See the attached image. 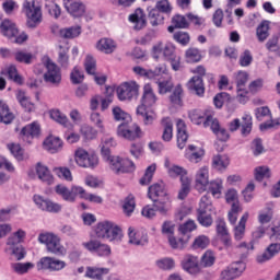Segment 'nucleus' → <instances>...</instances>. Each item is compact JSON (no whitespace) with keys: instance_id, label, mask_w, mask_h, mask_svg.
<instances>
[{"instance_id":"f8f14e48","label":"nucleus","mask_w":280,"mask_h":280,"mask_svg":"<svg viewBox=\"0 0 280 280\" xmlns=\"http://www.w3.org/2000/svg\"><path fill=\"white\" fill-rule=\"evenodd\" d=\"M242 122L240 121L238 118L232 120L229 124V130L230 132H235L236 130L240 129L241 126V133L243 135V137H248V135H250L252 130H253V117L248 114H245L242 117Z\"/></svg>"},{"instance_id":"6e6d98bb","label":"nucleus","mask_w":280,"mask_h":280,"mask_svg":"<svg viewBox=\"0 0 280 280\" xmlns=\"http://www.w3.org/2000/svg\"><path fill=\"white\" fill-rule=\"evenodd\" d=\"M172 25L177 30H187V27H189V20L187 19V15L177 14L172 18Z\"/></svg>"},{"instance_id":"6e6552de","label":"nucleus","mask_w":280,"mask_h":280,"mask_svg":"<svg viewBox=\"0 0 280 280\" xmlns=\"http://www.w3.org/2000/svg\"><path fill=\"white\" fill-rule=\"evenodd\" d=\"M115 174H128L135 172V163L129 159H121L115 155H108V158H103Z\"/></svg>"},{"instance_id":"338daca9","label":"nucleus","mask_w":280,"mask_h":280,"mask_svg":"<svg viewBox=\"0 0 280 280\" xmlns=\"http://www.w3.org/2000/svg\"><path fill=\"white\" fill-rule=\"evenodd\" d=\"M256 180L261 182L264 178H270V168L268 166H258L255 168Z\"/></svg>"},{"instance_id":"72a5a7b5","label":"nucleus","mask_w":280,"mask_h":280,"mask_svg":"<svg viewBox=\"0 0 280 280\" xmlns=\"http://www.w3.org/2000/svg\"><path fill=\"white\" fill-rule=\"evenodd\" d=\"M25 231L18 230L15 233L11 234L7 240V248H14L16 246H23V241L25 240Z\"/></svg>"},{"instance_id":"4c0bfd02","label":"nucleus","mask_w":280,"mask_h":280,"mask_svg":"<svg viewBox=\"0 0 280 280\" xmlns=\"http://www.w3.org/2000/svg\"><path fill=\"white\" fill-rule=\"evenodd\" d=\"M57 62L61 67V69H69L71 62L69 61L68 46H59Z\"/></svg>"},{"instance_id":"9b49d317","label":"nucleus","mask_w":280,"mask_h":280,"mask_svg":"<svg viewBox=\"0 0 280 280\" xmlns=\"http://www.w3.org/2000/svg\"><path fill=\"white\" fill-rule=\"evenodd\" d=\"M67 268V262L56 257H43L37 261L36 269L38 271L48 270V272H60Z\"/></svg>"},{"instance_id":"0eeeda50","label":"nucleus","mask_w":280,"mask_h":280,"mask_svg":"<svg viewBox=\"0 0 280 280\" xmlns=\"http://www.w3.org/2000/svg\"><path fill=\"white\" fill-rule=\"evenodd\" d=\"M211 211H213L211 196H209V194L203 195L199 201V208L197 209V220L201 226L209 228L213 224Z\"/></svg>"},{"instance_id":"bf43d9fd","label":"nucleus","mask_w":280,"mask_h":280,"mask_svg":"<svg viewBox=\"0 0 280 280\" xmlns=\"http://www.w3.org/2000/svg\"><path fill=\"white\" fill-rule=\"evenodd\" d=\"M180 183H182V188L178 192V198L179 200H185L191 189V180H189V177H182Z\"/></svg>"},{"instance_id":"7ed1b4c3","label":"nucleus","mask_w":280,"mask_h":280,"mask_svg":"<svg viewBox=\"0 0 280 280\" xmlns=\"http://www.w3.org/2000/svg\"><path fill=\"white\" fill-rule=\"evenodd\" d=\"M151 54L153 60H159L162 54L164 60L170 62L173 71H180V69H183L180 56L176 54V46L172 43L163 44V42H159L152 47Z\"/></svg>"},{"instance_id":"e433bc0d","label":"nucleus","mask_w":280,"mask_h":280,"mask_svg":"<svg viewBox=\"0 0 280 280\" xmlns=\"http://www.w3.org/2000/svg\"><path fill=\"white\" fill-rule=\"evenodd\" d=\"M82 34V26L75 25V26H70L66 28L59 30V35L61 38H78Z\"/></svg>"},{"instance_id":"20e7f679","label":"nucleus","mask_w":280,"mask_h":280,"mask_svg":"<svg viewBox=\"0 0 280 280\" xmlns=\"http://www.w3.org/2000/svg\"><path fill=\"white\" fill-rule=\"evenodd\" d=\"M148 196L150 200H152L156 211H159L161 215H166L167 211H170L172 200L170 199V194H167V190L165 189V184L156 183L151 185L148 190Z\"/></svg>"},{"instance_id":"bb28decb","label":"nucleus","mask_w":280,"mask_h":280,"mask_svg":"<svg viewBox=\"0 0 280 280\" xmlns=\"http://www.w3.org/2000/svg\"><path fill=\"white\" fill-rule=\"evenodd\" d=\"M65 8L67 12H69V14H71V16H74L75 19L83 16L84 12H86V7L84 5V3L80 1H74V2L66 1Z\"/></svg>"},{"instance_id":"c85d7f7f","label":"nucleus","mask_w":280,"mask_h":280,"mask_svg":"<svg viewBox=\"0 0 280 280\" xmlns=\"http://www.w3.org/2000/svg\"><path fill=\"white\" fill-rule=\"evenodd\" d=\"M176 127H177V147L179 148V150H183L187 143V139H189V136L187 135V126L185 125V121L179 119L176 122Z\"/></svg>"},{"instance_id":"a18cd8bd","label":"nucleus","mask_w":280,"mask_h":280,"mask_svg":"<svg viewBox=\"0 0 280 280\" xmlns=\"http://www.w3.org/2000/svg\"><path fill=\"white\" fill-rule=\"evenodd\" d=\"M148 18L152 27H159V25H163V21H165V18L162 15V13L155 8L149 11Z\"/></svg>"},{"instance_id":"393cba45","label":"nucleus","mask_w":280,"mask_h":280,"mask_svg":"<svg viewBox=\"0 0 280 280\" xmlns=\"http://www.w3.org/2000/svg\"><path fill=\"white\" fill-rule=\"evenodd\" d=\"M0 32L7 38H16L19 36V27L12 20H3L0 24Z\"/></svg>"},{"instance_id":"473e14b6","label":"nucleus","mask_w":280,"mask_h":280,"mask_svg":"<svg viewBox=\"0 0 280 280\" xmlns=\"http://www.w3.org/2000/svg\"><path fill=\"white\" fill-rule=\"evenodd\" d=\"M246 222H248V212L243 214L238 224L234 228V240L236 242L244 240V235L246 234Z\"/></svg>"},{"instance_id":"3c124183","label":"nucleus","mask_w":280,"mask_h":280,"mask_svg":"<svg viewBox=\"0 0 280 280\" xmlns=\"http://www.w3.org/2000/svg\"><path fill=\"white\" fill-rule=\"evenodd\" d=\"M50 118H52L54 121H57V124H60L65 128H69V126H71V122H69V118H67V116L62 114L59 109H51Z\"/></svg>"},{"instance_id":"2eb2a0df","label":"nucleus","mask_w":280,"mask_h":280,"mask_svg":"<svg viewBox=\"0 0 280 280\" xmlns=\"http://www.w3.org/2000/svg\"><path fill=\"white\" fill-rule=\"evenodd\" d=\"M82 246L85 247L86 250H89L90 253H94L98 257H110V246L97 240H91L89 242L82 243Z\"/></svg>"},{"instance_id":"052dcab7","label":"nucleus","mask_w":280,"mask_h":280,"mask_svg":"<svg viewBox=\"0 0 280 280\" xmlns=\"http://www.w3.org/2000/svg\"><path fill=\"white\" fill-rule=\"evenodd\" d=\"M136 207H137V203L135 202V196L129 195L125 199V203L122 206L124 213L127 214L128 217L132 215V213H135Z\"/></svg>"},{"instance_id":"680f3d73","label":"nucleus","mask_w":280,"mask_h":280,"mask_svg":"<svg viewBox=\"0 0 280 280\" xmlns=\"http://www.w3.org/2000/svg\"><path fill=\"white\" fill-rule=\"evenodd\" d=\"M240 213H242V206L238 202H233L231 206V210L228 213V218L229 221L232 224H235V222H237V215H240Z\"/></svg>"},{"instance_id":"c9c22d12","label":"nucleus","mask_w":280,"mask_h":280,"mask_svg":"<svg viewBox=\"0 0 280 280\" xmlns=\"http://www.w3.org/2000/svg\"><path fill=\"white\" fill-rule=\"evenodd\" d=\"M96 49H98V51H102L103 54H113V51L117 49V45L110 38H102L96 44Z\"/></svg>"},{"instance_id":"412c9836","label":"nucleus","mask_w":280,"mask_h":280,"mask_svg":"<svg viewBox=\"0 0 280 280\" xmlns=\"http://www.w3.org/2000/svg\"><path fill=\"white\" fill-rule=\"evenodd\" d=\"M195 188L200 194L209 189V167L208 166H202L197 171L195 175Z\"/></svg>"},{"instance_id":"8fccbe9b","label":"nucleus","mask_w":280,"mask_h":280,"mask_svg":"<svg viewBox=\"0 0 280 280\" xmlns=\"http://www.w3.org/2000/svg\"><path fill=\"white\" fill-rule=\"evenodd\" d=\"M11 268L13 272L16 275H27L30 270L34 268V264L32 262H13L11 264Z\"/></svg>"},{"instance_id":"69168bd1","label":"nucleus","mask_w":280,"mask_h":280,"mask_svg":"<svg viewBox=\"0 0 280 280\" xmlns=\"http://www.w3.org/2000/svg\"><path fill=\"white\" fill-rule=\"evenodd\" d=\"M175 229H176V225L174 224V222L164 221L161 229L162 235L170 238L174 235Z\"/></svg>"},{"instance_id":"0e129e2a","label":"nucleus","mask_w":280,"mask_h":280,"mask_svg":"<svg viewBox=\"0 0 280 280\" xmlns=\"http://www.w3.org/2000/svg\"><path fill=\"white\" fill-rule=\"evenodd\" d=\"M155 10L162 14H171L172 13V3H170V0H159L155 3Z\"/></svg>"},{"instance_id":"aec40b11","label":"nucleus","mask_w":280,"mask_h":280,"mask_svg":"<svg viewBox=\"0 0 280 280\" xmlns=\"http://www.w3.org/2000/svg\"><path fill=\"white\" fill-rule=\"evenodd\" d=\"M40 135V125L37 121L28 124L20 131V139L24 143H32Z\"/></svg>"},{"instance_id":"dca6fc26","label":"nucleus","mask_w":280,"mask_h":280,"mask_svg":"<svg viewBox=\"0 0 280 280\" xmlns=\"http://www.w3.org/2000/svg\"><path fill=\"white\" fill-rule=\"evenodd\" d=\"M233 78L236 82L237 89V100L241 104L246 102V95H248V91H246V82H248V72L238 71L233 74Z\"/></svg>"},{"instance_id":"f3484780","label":"nucleus","mask_w":280,"mask_h":280,"mask_svg":"<svg viewBox=\"0 0 280 280\" xmlns=\"http://www.w3.org/2000/svg\"><path fill=\"white\" fill-rule=\"evenodd\" d=\"M46 69L47 71L44 74L45 82L58 86V84L62 82V74L60 73V68L58 67V65L54 63V61L48 59L46 61Z\"/></svg>"},{"instance_id":"13d9d810","label":"nucleus","mask_w":280,"mask_h":280,"mask_svg":"<svg viewBox=\"0 0 280 280\" xmlns=\"http://www.w3.org/2000/svg\"><path fill=\"white\" fill-rule=\"evenodd\" d=\"M4 73L5 75H8L10 80H12L13 82H16V84L23 83V79L21 78V75H19V70H16V66L11 65L7 67V69L4 70Z\"/></svg>"},{"instance_id":"6ab92c4d","label":"nucleus","mask_w":280,"mask_h":280,"mask_svg":"<svg viewBox=\"0 0 280 280\" xmlns=\"http://www.w3.org/2000/svg\"><path fill=\"white\" fill-rule=\"evenodd\" d=\"M203 126L206 128L210 127L213 135H215L219 141H229V131H226L224 128H222V126H220V121L217 118L208 116L203 122Z\"/></svg>"},{"instance_id":"ddd939ff","label":"nucleus","mask_w":280,"mask_h":280,"mask_svg":"<svg viewBox=\"0 0 280 280\" xmlns=\"http://www.w3.org/2000/svg\"><path fill=\"white\" fill-rule=\"evenodd\" d=\"M55 191L56 195L60 196L66 202H75L78 196L80 197V194H82V187L72 186L71 189H69L67 186L59 184L55 187Z\"/></svg>"},{"instance_id":"79ce46f5","label":"nucleus","mask_w":280,"mask_h":280,"mask_svg":"<svg viewBox=\"0 0 280 280\" xmlns=\"http://www.w3.org/2000/svg\"><path fill=\"white\" fill-rule=\"evenodd\" d=\"M117 145V142L113 137L110 136H105L102 139V148H101V153L103 159H108V155L110 154V148H115Z\"/></svg>"},{"instance_id":"4be33fe9","label":"nucleus","mask_w":280,"mask_h":280,"mask_svg":"<svg viewBox=\"0 0 280 280\" xmlns=\"http://www.w3.org/2000/svg\"><path fill=\"white\" fill-rule=\"evenodd\" d=\"M182 268L189 275H198L200 272V259L197 256L187 254L182 259Z\"/></svg>"},{"instance_id":"a878e982","label":"nucleus","mask_w":280,"mask_h":280,"mask_svg":"<svg viewBox=\"0 0 280 280\" xmlns=\"http://www.w3.org/2000/svg\"><path fill=\"white\" fill-rule=\"evenodd\" d=\"M278 253H280V243H272L262 254L257 256L256 260L258 264H266V261H270V258L278 255Z\"/></svg>"},{"instance_id":"cd10ccee","label":"nucleus","mask_w":280,"mask_h":280,"mask_svg":"<svg viewBox=\"0 0 280 280\" xmlns=\"http://www.w3.org/2000/svg\"><path fill=\"white\" fill-rule=\"evenodd\" d=\"M187 88L196 93L198 97H202L205 95V81H202V77L195 75L192 77L188 83Z\"/></svg>"},{"instance_id":"2f4dec72","label":"nucleus","mask_w":280,"mask_h":280,"mask_svg":"<svg viewBox=\"0 0 280 280\" xmlns=\"http://www.w3.org/2000/svg\"><path fill=\"white\" fill-rule=\"evenodd\" d=\"M44 148L50 154H56L59 150H62V140L58 137L50 136L44 141Z\"/></svg>"},{"instance_id":"58836bf2","label":"nucleus","mask_w":280,"mask_h":280,"mask_svg":"<svg viewBox=\"0 0 280 280\" xmlns=\"http://www.w3.org/2000/svg\"><path fill=\"white\" fill-rule=\"evenodd\" d=\"M231 163V160L229 159L228 155H214L212 159V167H214V170H218L219 172H224V170H226V167H229Z\"/></svg>"},{"instance_id":"f704fd0d","label":"nucleus","mask_w":280,"mask_h":280,"mask_svg":"<svg viewBox=\"0 0 280 280\" xmlns=\"http://www.w3.org/2000/svg\"><path fill=\"white\" fill-rule=\"evenodd\" d=\"M36 173L39 180H42L43 183H46V185L54 184V175H51V172H49V168H47V166L40 163H37Z\"/></svg>"},{"instance_id":"b1692460","label":"nucleus","mask_w":280,"mask_h":280,"mask_svg":"<svg viewBox=\"0 0 280 280\" xmlns=\"http://www.w3.org/2000/svg\"><path fill=\"white\" fill-rule=\"evenodd\" d=\"M128 237H129V244H133V246H147L149 242L148 233L137 231L132 226L128 229Z\"/></svg>"},{"instance_id":"39448f33","label":"nucleus","mask_w":280,"mask_h":280,"mask_svg":"<svg viewBox=\"0 0 280 280\" xmlns=\"http://www.w3.org/2000/svg\"><path fill=\"white\" fill-rule=\"evenodd\" d=\"M94 233L98 240H107V242L113 244H119L124 240V230L113 221L97 223Z\"/></svg>"},{"instance_id":"09e8293b","label":"nucleus","mask_w":280,"mask_h":280,"mask_svg":"<svg viewBox=\"0 0 280 280\" xmlns=\"http://www.w3.org/2000/svg\"><path fill=\"white\" fill-rule=\"evenodd\" d=\"M162 124L164 126L162 135L163 141H172V137H174V125L172 124V120L170 118H164Z\"/></svg>"},{"instance_id":"c03bdc74","label":"nucleus","mask_w":280,"mask_h":280,"mask_svg":"<svg viewBox=\"0 0 280 280\" xmlns=\"http://www.w3.org/2000/svg\"><path fill=\"white\" fill-rule=\"evenodd\" d=\"M202 156H205V150L199 149L196 151V145L194 144L188 147V151L186 152V159H188V161L191 163H198L201 161Z\"/></svg>"},{"instance_id":"4468645a","label":"nucleus","mask_w":280,"mask_h":280,"mask_svg":"<svg viewBox=\"0 0 280 280\" xmlns=\"http://www.w3.org/2000/svg\"><path fill=\"white\" fill-rule=\"evenodd\" d=\"M74 161L79 167H97V155H90L84 149H78L74 152Z\"/></svg>"},{"instance_id":"de8ad7c7","label":"nucleus","mask_w":280,"mask_h":280,"mask_svg":"<svg viewBox=\"0 0 280 280\" xmlns=\"http://www.w3.org/2000/svg\"><path fill=\"white\" fill-rule=\"evenodd\" d=\"M268 30H270V22L268 21H262L258 25V27L256 28V35L259 43H264V40H266L270 36Z\"/></svg>"},{"instance_id":"5fc2aeb1","label":"nucleus","mask_w":280,"mask_h":280,"mask_svg":"<svg viewBox=\"0 0 280 280\" xmlns=\"http://www.w3.org/2000/svg\"><path fill=\"white\" fill-rule=\"evenodd\" d=\"M14 58L16 62H22L23 65H32V60H34V55L24 50H18L14 52Z\"/></svg>"},{"instance_id":"864d4df0","label":"nucleus","mask_w":280,"mask_h":280,"mask_svg":"<svg viewBox=\"0 0 280 280\" xmlns=\"http://www.w3.org/2000/svg\"><path fill=\"white\" fill-rule=\"evenodd\" d=\"M170 102L173 106H183V86L176 85L173 93L170 95Z\"/></svg>"},{"instance_id":"5701e85b","label":"nucleus","mask_w":280,"mask_h":280,"mask_svg":"<svg viewBox=\"0 0 280 280\" xmlns=\"http://www.w3.org/2000/svg\"><path fill=\"white\" fill-rule=\"evenodd\" d=\"M246 270V264L244 261L233 262L224 271L221 272L222 279L233 280L237 279Z\"/></svg>"},{"instance_id":"49530a36","label":"nucleus","mask_w":280,"mask_h":280,"mask_svg":"<svg viewBox=\"0 0 280 280\" xmlns=\"http://www.w3.org/2000/svg\"><path fill=\"white\" fill-rule=\"evenodd\" d=\"M11 121H14V114L11 113L5 103H0V124L8 125Z\"/></svg>"},{"instance_id":"423d86ee","label":"nucleus","mask_w":280,"mask_h":280,"mask_svg":"<svg viewBox=\"0 0 280 280\" xmlns=\"http://www.w3.org/2000/svg\"><path fill=\"white\" fill-rule=\"evenodd\" d=\"M38 243L45 244L47 253L56 255L57 257H65L67 255V248L60 243L58 235L54 233H42L38 236Z\"/></svg>"},{"instance_id":"a211bd4d","label":"nucleus","mask_w":280,"mask_h":280,"mask_svg":"<svg viewBox=\"0 0 280 280\" xmlns=\"http://www.w3.org/2000/svg\"><path fill=\"white\" fill-rule=\"evenodd\" d=\"M33 200L38 209L46 211L47 213H60V211H62V206L60 203L54 202L51 199H47L40 195H35Z\"/></svg>"},{"instance_id":"c756f323","label":"nucleus","mask_w":280,"mask_h":280,"mask_svg":"<svg viewBox=\"0 0 280 280\" xmlns=\"http://www.w3.org/2000/svg\"><path fill=\"white\" fill-rule=\"evenodd\" d=\"M130 23H133V30H137L138 32L140 30H143L145 27V14L143 13V10L137 9L135 13L129 15Z\"/></svg>"},{"instance_id":"603ef678","label":"nucleus","mask_w":280,"mask_h":280,"mask_svg":"<svg viewBox=\"0 0 280 280\" xmlns=\"http://www.w3.org/2000/svg\"><path fill=\"white\" fill-rule=\"evenodd\" d=\"M207 191L214 198H219L222 195V179H213L209 182Z\"/></svg>"},{"instance_id":"4d7b16f0","label":"nucleus","mask_w":280,"mask_h":280,"mask_svg":"<svg viewBox=\"0 0 280 280\" xmlns=\"http://www.w3.org/2000/svg\"><path fill=\"white\" fill-rule=\"evenodd\" d=\"M168 242V246L173 249V250H183L187 244V241H185V238L180 237V238H176V236H170L167 238Z\"/></svg>"},{"instance_id":"f257e3e1","label":"nucleus","mask_w":280,"mask_h":280,"mask_svg":"<svg viewBox=\"0 0 280 280\" xmlns=\"http://www.w3.org/2000/svg\"><path fill=\"white\" fill-rule=\"evenodd\" d=\"M112 113L115 121H121L117 128V135L119 137L127 139L128 141H135L136 139H141V137H143L141 127L137 124H132L130 114L124 112L119 106L114 107Z\"/></svg>"},{"instance_id":"37998d69","label":"nucleus","mask_w":280,"mask_h":280,"mask_svg":"<svg viewBox=\"0 0 280 280\" xmlns=\"http://www.w3.org/2000/svg\"><path fill=\"white\" fill-rule=\"evenodd\" d=\"M5 253L10 255L15 261H21L22 259H25L27 252L25 250V247L23 246H15V247H7Z\"/></svg>"},{"instance_id":"7c9ffc66","label":"nucleus","mask_w":280,"mask_h":280,"mask_svg":"<svg viewBox=\"0 0 280 280\" xmlns=\"http://www.w3.org/2000/svg\"><path fill=\"white\" fill-rule=\"evenodd\" d=\"M16 100L26 113H34V110H36V105L32 103V100L27 94H25V92L18 91Z\"/></svg>"},{"instance_id":"a19ab883","label":"nucleus","mask_w":280,"mask_h":280,"mask_svg":"<svg viewBox=\"0 0 280 280\" xmlns=\"http://www.w3.org/2000/svg\"><path fill=\"white\" fill-rule=\"evenodd\" d=\"M110 272L109 268H97V267H89L85 272V277L90 279L102 280L104 276Z\"/></svg>"},{"instance_id":"1a4fd4ad","label":"nucleus","mask_w":280,"mask_h":280,"mask_svg":"<svg viewBox=\"0 0 280 280\" xmlns=\"http://www.w3.org/2000/svg\"><path fill=\"white\" fill-rule=\"evenodd\" d=\"M139 89L140 86L136 81L121 83L116 90L118 100L120 102H130L132 100H137L139 97Z\"/></svg>"},{"instance_id":"e2e57ef3","label":"nucleus","mask_w":280,"mask_h":280,"mask_svg":"<svg viewBox=\"0 0 280 280\" xmlns=\"http://www.w3.org/2000/svg\"><path fill=\"white\" fill-rule=\"evenodd\" d=\"M8 149L16 161H23V159H25V153L23 148H21V144L11 143L8 144Z\"/></svg>"},{"instance_id":"f03ea898","label":"nucleus","mask_w":280,"mask_h":280,"mask_svg":"<svg viewBox=\"0 0 280 280\" xmlns=\"http://www.w3.org/2000/svg\"><path fill=\"white\" fill-rule=\"evenodd\" d=\"M156 94H154L152 85H150V83L145 84L143 86L141 105H139L137 108L138 119H140V121H143L144 126L152 125L154 122V119H156V114H154V110L148 109L152 108V106L156 104Z\"/></svg>"},{"instance_id":"ea45409f","label":"nucleus","mask_w":280,"mask_h":280,"mask_svg":"<svg viewBox=\"0 0 280 280\" xmlns=\"http://www.w3.org/2000/svg\"><path fill=\"white\" fill-rule=\"evenodd\" d=\"M165 167H167V173L171 178L180 177V182H183V178H187V170H185L183 166L178 165H170L167 162L165 163Z\"/></svg>"},{"instance_id":"9d476101","label":"nucleus","mask_w":280,"mask_h":280,"mask_svg":"<svg viewBox=\"0 0 280 280\" xmlns=\"http://www.w3.org/2000/svg\"><path fill=\"white\" fill-rule=\"evenodd\" d=\"M24 9L27 16L26 25L31 30H34V27H37L38 24L43 21V12L40 11V7L36 4L35 1H25Z\"/></svg>"},{"instance_id":"774afa93","label":"nucleus","mask_w":280,"mask_h":280,"mask_svg":"<svg viewBox=\"0 0 280 280\" xmlns=\"http://www.w3.org/2000/svg\"><path fill=\"white\" fill-rule=\"evenodd\" d=\"M200 58H202V56L200 55V50H198V48H189L186 51L187 62H200Z\"/></svg>"}]
</instances>
